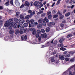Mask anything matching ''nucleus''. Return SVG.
Wrapping results in <instances>:
<instances>
[{
  "label": "nucleus",
  "mask_w": 75,
  "mask_h": 75,
  "mask_svg": "<svg viewBox=\"0 0 75 75\" xmlns=\"http://www.w3.org/2000/svg\"><path fill=\"white\" fill-rule=\"evenodd\" d=\"M52 47L50 46V48H49V52H48L46 54V56L47 57H50V55H54L56 54V52L55 51H53L52 50H51L52 49Z\"/></svg>",
  "instance_id": "obj_1"
},
{
  "label": "nucleus",
  "mask_w": 75,
  "mask_h": 75,
  "mask_svg": "<svg viewBox=\"0 0 75 75\" xmlns=\"http://www.w3.org/2000/svg\"><path fill=\"white\" fill-rule=\"evenodd\" d=\"M50 61L51 62L52 64H53L54 65H58V64H59L58 61H55L54 57H51L50 59Z\"/></svg>",
  "instance_id": "obj_2"
},
{
  "label": "nucleus",
  "mask_w": 75,
  "mask_h": 75,
  "mask_svg": "<svg viewBox=\"0 0 75 75\" xmlns=\"http://www.w3.org/2000/svg\"><path fill=\"white\" fill-rule=\"evenodd\" d=\"M24 19H18L19 22L18 23V28H20V25H22L24 23H25V21L24 20Z\"/></svg>",
  "instance_id": "obj_3"
},
{
  "label": "nucleus",
  "mask_w": 75,
  "mask_h": 75,
  "mask_svg": "<svg viewBox=\"0 0 75 75\" xmlns=\"http://www.w3.org/2000/svg\"><path fill=\"white\" fill-rule=\"evenodd\" d=\"M13 18L10 19L8 21V23L11 26L9 27V29L10 30L12 28L13 26Z\"/></svg>",
  "instance_id": "obj_4"
},
{
  "label": "nucleus",
  "mask_w": 75,
  "mask_h": 75,
  "mask_svg": "<svg viewBox=\"0 0 75 75\" xmlns=\"http://www.w3.org/2000/svg\"><path fill=\"white\" fill-rule=\"evenodd\" d=\"M41 37H39L38 38L39 41L38 42V43H37V42H36L35 43H33L32 42V44H41V43H42V42H41Z\"/></svg>",
  "instance_id": "obj_5"
},
{
  "label": "nucleus",
  "mask_w": 75,
  "mask_h": 75,
  "mask_svg": "<svg viewBox=\"0 0 75 75\" xmlns=\"http://www.w3.org/2000/svg\"><path fill=\"white\" fill-rule=\"evenodd\" d=\"M64 55L63 54L62 55H59V59L60 60L61 59V60L63 61V60L65 59V57H64Z\"/></svg>",
  "instance_id": "obj_6"
},
{
  "label": "nucleus",
  "mask_w": 75,
  "mask_h": 75,
  "mask_svg": "<svg viewBox=\"0 0 75 75\" xmlns=\"http://www.w3.org/2000/svg\"><path fill=\"white\" fill-rule=\"evenodd\" d=\"M11 38H10V37H5L4 38V40L6 41H11Z\"/></svg>",
  "instance_id": "obj_7"
},
{
  "label": "nucleus",
  "mask_w": 75,
  "mask_h": 75,
  "mask_svg": "<svg viewBox=\"0 0 75 75\" xmlns=\"http://www.w3.org/2000/svg\"><path fill=\"white\" fill-rule=\"evenodd\" d=\"M18 23H13V28H17V27L18 28Z\"/></svg>",
  "instance_id": "obj_8"
},
{
  "label": "nucleus",
  "mask_w": 75,
  "mask_h": 75,
  "mask_svg": "<svg viewBox=\"0 0 75 75\" xmlns=\"http://www.w3.org/2000/svg\"><path fill=\"white\" fill-rule=\"evenodd\" d=\"M15 3L17 6H20V2L18 1V0H15Z\"/></svg>",
  "instance_id": "obj_9"
},
{
  "label": "nucleus",
  "mask_w": 75,
  "mask_h": 75,
  "mask_svg": "<svg viewBox=\"0 0 75 75\" xmlns=\"http://www.w3.org/2000/svg\"><path fill=\"white\" fill-rule=\"evenodd\" d=\"M27 36L26 35H23L21 37V39L22 40H27Z\"/></svg>",
  "instance_id": "obj_10"
},
{
  "label": "nucleus",
  "mask_w": 75,
  "mask_h": 75,
  "mask_svg": "<svg viewBox=\"0 0 75 75\" xmlns=\"http://www.w3.org/2000/svg\"><path fill=\"white\" fill-rule=\"evenodd\" d=\"M54 39H53V40H51L50 41L47 42V46H49L50 45V44H53V41H54Z\"/></svg>",
  "instance_id": "obj_11"
},
{
  "label": "nucleus",
  "mask_w": 75,
  "mask_h": 75,
  "mask_svg": "<svg viewBox=\"0 0 75 75\" xmlns=\"http://www.w3.org/2000/svg\"><path fill=\"white\" fill-rule=\"evenodd\" d=\"M47 24L48 26H49V27H51L52 25H55V23H54L50 22L49 24L47 23Z\"/></svg>",
  "instance_id": "obj_12"
},
{
  "label": "nucleus",
  "mask_w": 75,
  "mask_h": 75,
  "mask_svg": "<svg viewBox=\"0 0 75 75\" xmlns=\"http://www.w3.org/2000/svg\"><path fill=\"white\" fill-rule=\"evenodd\" d=\"M41 37L42 38H46L47 37V35L45 33L44 35H41Z\"/></svg>",
  "instance_id": "obj_13"
},
{
  "label": "nucleus",
  "mask_w": 75,
  "mask_h": 75,
  "mask_svg": "<svg viewBox=\"0 0 75 75\" xmlns=\"http://www.w3.org/2000/svg\"><path fill=\"white\" fill-rule=\"evenodd\" d=\"M10 25L8 23H6L4 24V27H9V28L10 27Z\"/></svg>",
  "instance_id": "obj_14"
},
{
  "label": "nucleus",
  "mask_w": 75,
  "mask_h": 75,
  "mask_svg": "<svg viewBox=\"0 0 75 75\" xmlns=\"http://www.w3.org/2000/svg\"><path fill=\"white\" fill-rule=\"evenodd\" d=\"M29 27L30 28V27H34V26H35V25L33 23H29Z\"/></svg>",
  "instance_id": "obj_15"
},
{
  "label": "nucleus",
  "mask_w": 75,
  "mask_h": 75,
  "mask_svg": "<svg viewBox=\"0 0 75 75\" xmlns=\"http://www.w3.org/2000/svg\"><path fill=\"white\" fill-rule=\"evenodd\" d=\"M44 19L41 18L38 20V22L39 23H42L44 21Z\"/></svg>",
  "instance_id": "obj_16"
},
{
  "label": "nucleus",
  "mask_w": 75,
  "mask_h": 75,
  "mask_svg": "<svg viewBox=\"0 0 75 75\" xmlns=\"http://www.w3.org/2000/svg\"><path fill=\"white\" fill-rule=\"evenodd\" d=\"M9 34H13L14 33V30H11L9 31Z\"/></svg>",
  "instance_id": "obj_17"
},
{
  "label": "nucleus",
  "mask_w": 75,
  "mask_h": 75,
  "mask_svg": "<svg viewBox=\"0 0 75 75\" xmlns=\"http://www.w3.org/2000/svg\"><path fill=\"white\" fill-rule=\"evenodd\" d=\"M15 33L17 35L19 33V30L16 29V30L15 31Z\"/></svg>",
  "instance_id": "obj_18"
},
{
  "label": "nucleus",
  "mask_w": 75,
  "mask_h": 75,
  "mask_svg": "<svg viewBox=\"0 0 75 75\" xmlns=\"http://www.w3.org/2000/svg\"><path fill=\"white\" fill-rule=\"evenodd\" d=\"M24 5L25 6H29V3L28 1H26Z\"/></svg>",
  "instance_id": "obj_19"
},
{
  "label": "nucleus",
  "mask_w": 75,
  "mask_h": 75,
  "mask_svg": "<svg viewBox=\"0 0 75 75\" xmlns=\"http://www.w3.org/2000/svg\"><path fill=\"white\" fill-rule=\"evenodd\" d=\"M64 57L69 58L71 57V55L70 54H66L64 55Z\"/></svg>",
  "instance_id": "obj_20"
},
{
  "label": "nucleus",
  "mask_w": 75,
  "mask_h": 75,
  "mask_svg": "<svg viewBox=\"0 0 75 75\" xmlns=\"http://www.w3.org/2000/svg\"><path fill=\"white\" fill-rule=\"evenodd\" d=\"M42 27V26L41 24L38 25L37 26L38 28H41Z\"/></svg>",
  "instance_id": "obj_21"
},
{
  "label": "nucleus",
  "mask_w": 75,
  "mask_h": 75,
  "mask_svg": "<svg viewBox=\"0 0 75 75\" xmlns=\"http://www.w3.org/2000/svg\"><path fill=\"white\" fill-rule=\"evenodd\" d=\"M9 3H10V1H9V0H8L5 4L6 6H7L9 5Z\"/></svg>",
  "instance_id": "obj_22"
},
{
  "label": "nucleus",
  "mask_w": 75,
  "mask_h": 75,
  "mask_svg": "<svg viewBox=\"0 0 75 75\" xmlns=\"http://www.w3.org/2000/svg\"><path fill=\"white\" fill-rule=\"evenodd\" d=\"M39 3V1H35L34 2V4L36 7V6H37V5H38V4Z\"/></svg>",
  "instance_id": "obj_23"
},
{
  "label": "nucleus",
  "mask_w": 75,
  "mask_h": 75,
  "mask_svg": "<svg viewBox=\"0 0 75 75\" xmlns=\"http://www.w3.org/2000/svg\"><path fill=\"white\" fill-rule=\"evenodd\" d=\"M20 18H21V19H25V18L24 17V16H23V15H21L20 16Z\"/></svg>",
  "instance_id": "obj_24"
},
{
  "label": "nucleus",
  "mask_w": 75,
  "mask_h": 75,
  "mask_svg": "<svg viewBox=\"0 0 75 75\" xmlns=\"http://www.w3.org/2000/svg\"><path fill=\"white\" fill-rule=\"evenodd\" d=\"M30 15H28L25 17V19L26 20H28L30 18Z\"/></svg>",
  "instance_id": "obj_25"
},
{
  "label": "nucleus",
  "mask_w": 75,
  "mask_h": 75,
  "mask_svg": "<svg viewBox=\"0 0 75 75\" xmlns=\"http://www.w3.org/2000/svg\"><path fill=\"white\" fill-rule=\"evenodd\" d=\"M23 25L24 27H27V26L28 25V23H25L23 24Z\"/></svg>",
  "instance_id": "obj_26"
},
{
  "label": "nucleus",
  "mask_w": 75,
  "mask_h": 75,
  "mask_svg": "<svg viewBox=\"0 0 75 75\" xmlns=\"http://www.w3.org/2000/svg\"><path fill=\"white\" fill-rule=\"evenodd\" d=\"M70 62H75V59L74 58H71L70 59Z\"/></svg>",
  "instance_id": "obj_27"
},
{
  "label": "nucleus",
  "mask_w": 75,
  "mask_h": 75,
  "mask_svg": "<svg viewBox=\"0 0 75 75\" xmlns=\"http://www.w3.org/2000/svg\"><path fill=\"white\" fill-rule=\"evenodd\" d=\"M64 41V39H61L59 40V42L60 43H62V42H63Z\"/></svg>",
  "instance_id": "obj_28"
},
{
  "label": "nucleus",
  "mask_w": 75,
  "mask_h": 75,
  "mask_svg": "<svg viewBox=\"0 0 75 75\" xmlns=\"http://www.w3.org/2000/svg\"><path fill=\"white\" fill-rule=\"evenodd\" d=\"M50 31V29L49 27H47L46 29V32H49Z\"/></svg>",
  "instance_id": "obj_29"
},
{
  "label": "nucleus",
  "mask_w": 75,
  "mask_h": 75,
  "mask_svg": "<svg viewBox=\"0 0 75 75\" xmlns=\"http://www.w3.org/2000/svg\"><path fill=\"white\" fill-rule=\"evenodd\" d=\"M44 21L45 22L46 21V23H48V22L49 20L48 19H47V17H45V18L44 19Z\"/></svg>",
  "instance_id": "obj_30"
},
{
  "label": "nucleus",
  "mask_w": 75,
  "mask_h": 75,
  "mask_svg": "<svg viewBox=\"0 0 75 75\" xmlns=\"http://www.w3.org/2000/svg\"><path fill=\"white\" fill-rule=\"evenodd\" d=\"M24 28V27L23 26H20V29L21 30H23Z\"/></svg>",
  "instance_id": "obj_31"
},
{
  "label": "nucleus",
  "mask_w": 75,
  "mask_h": 75,
  "mask_svg": "<svg viewBox=\"0 0 75 75\" xmlns=\"http://www.w3.org/2000/svg\"><path fill=\"white\" fill-rule=\"evenodd\" d=\"M42 25H43V26H45L46 25V23L43 21V23H42Z\"/></svg>",
  "instance_id": "obj_32"
},
{
  "label": "nucleus",
  "mask_w": 75,
  "mask_h": 75,
  "mask_svg": "<svg viewBox=\"0 0 75 75\" xmlns=\"http://www.w3.org/2000/svg\"><path fill=\"white\" fill-rule=\"evenodd\" d=\"M57 40L55 41L53 43V45H54V46H55L57 44Z\"/></svg>",
  "instance_id": "obj_33"
},
{
  "label": "nucleus",
  "mask_w": 75,
  "mask_h": 75,
  "mask_svg": "<svg viewBox=\"0 0 75 75\" xmlns=\"http://www.w3.org/2000/svg\"><path fill=\"white\" fill-rule=\"evenodd\" d=\"M69 15H70V13L69 12L65 14V17H68Z\"/></svg>",
  "instance_id": "obj_34"
},
{
  "label": "nucleus",
  "mask_w": 75,
  "mask_h": 75,
  "mask_svg": "<svg viewBox=\"0 0 75 75\" xmlns=\"http://www.w3.org/2000/svg\"><path fill=\"white\" fill-rule=\"evenodd\" d=\"M61 1V0H58L56 4L57 5H58L59 4H60V1Z\"/></svg>",
  "instance_id": "obj_35"
},
{
  "label": "nucleus",
  "mask_w": 75,
  "mask_h": 75,
  "mask_svg": "<svg viewBox=\"0 0 75 75\" xmlns=\"http://www.w3.org/2000/svg\"><path fill=\"white\" fill-rule=\"evenodd\" d=\"M24 33V32L22 30H21L19 31V33L20 34H23Z\"/></svg>",
  "instance_id": "obj_36"
},
{
  "label": "nucleus",
  "mask_w": 75,
  "mask_h": 75,
  "mask_svg": "<svg viewBox=\"0 0 75 75\" xmlns=\"http://www.w3.org/2000/svg\"><path fill=\"white\" fill-rule=\"evenodd\" d=\"M30 31H35V28H31L30 29Z\"/></svg>",
  "instance_id": "obj_37"
},
{
  "label": "nucleus",
  "mask_w": 75,
  "mask_h": 75,
  "mask_svg": "<svg viewBox=\"0 0 75 75\" xmlns=\"http://www.w3.org/2000/svg\"><path fill=\"white\" fill-rule=\"evenodd\" d=\"M75 3V1L74 0H71L70 1L69 3Z\"/></svg>",
  "instance_id": "obj_38"
},
{
  "label": "nucleus",
  "mask_w": 75,
  "mask_h": 75,
  "mask_svg": "<svg viewBox=\"0 0 75 75\" xmlns=\"http://www.w3.org/2000/svg\"><path fill=\"white\" fill-rule=\"evenodd\" d=\"M35 21L33 19H31L29 21V23H34V22Z\"/></svg>",
  "instance_id": "obj_39"
},
{
  "label": "nucleus",
  "mask_w": 75,
  "mask_h": 75,
  "mask_svg": "<svg viewBox=\"0 0 75 75\" xmlns=\"http://www.w3.org/2000/svg\"><path fill=\"white\" fill-rule=\"evenodd\" d=\"M69 53L70 55H73V54L75 53V52H69Z\"/></svg>",
  "instance_id": "obj_40"
},
{
  "label": "nucleus",
  "mask_w": 75,
  "mask_h": 75,
  "mask_svg": "<svg viewBox=\"0 0 75 75\" xmlns=\"http://www.w3.org/2000/svg\"><path fill=\"white\" fill-rule=\"evenodd\" d=\"M33 4H34V3L32 2H30L29 4L30 6H32L33 5Z\"/></svg>",
  "instance_id": "obj_41"
},
{
  "label": "nucleus",
  "mask_w": 75,
  "mask_h": 75,
  "mask_svg": "<svg viewBox=\"0 0 75 75\" xmlns=\"http://www.w3.org/2000/svg\"><path fill=\"white\" fill-rule=\"evenodd\" d=\"M43 13V11H40L37 13V14L38 15V14H41V13Z\"/></svg>",
  "instance_id": "obj_42"
},
{
  "label": "nucleus",
  "mask_w": 75,
  "mask_h": 75,
  "mask_svg": "<svg viewBox=\"0 0 75 75\" xmlns=\"http://www.w3.org/2000/svg\"><path fill=\"white\" fill-rule=\"evenodd\" d=\"M60 50H62V51H65V50H66V49L63 47H61L60 48Z\"/></svg>",
  "instance_id": "obj_43"
},
{
  "label": "nucleus",
  "mask_w": 75,
  "mask_h": 75,
  "mask_svg": "<svg viewBox=\"0 0 75 75\" xmlns=\"http://www.w3.org/2000/svg\"><path fill=\"white\" fill-rule=\"evenodd\" d=\"M72 35H72V34L68 35L67 36V38H69L70 37H71V36H72Z\"/></svg>",
  "instance_id": "obj_44"
},
{
  "label": "nucleus",
  "mask_w": 75,
  "mask_h": 75,
  "mask_svg": "<svg viewBox=\"0 0 75 75\" xmlns=\"http://www.w3.org/2000/svg\"><path fill=\"white\" fill-rule=\"evenodd\" d=\"M19 14H20V13L18 12H17L16 13V17H18V16H19Z\"/></svg>",
  "instance_id": "obj_45"
},
{
  "label": "nucleus",
  "mask_w": 75,
  "mask_h": 75,
  "mask_svg": "<svg viewBox=\"0 0 75 75\" xmlns=\"http://www.w3.org/2000/svg\"><path fill=\"white\" fill-rule=\"evenodd\" d=\"M36 34V30H35L34 31H33L32 32V34L33 35H35Z\"/></svg>",
  "instance_id": "obj_46"
},
{
  "label": "nucleus",
  "mask_w": 75,
  "mask_h": 75,
  "mask_svg": "<svg viewBox=\"0 0 75 75\" xmlns=\"http://www.w3.org/2000/svg\"><path fill=\"white\" fill-rule=\"evenodd\" d=\"M58 16L57 15H54L53 16V18H57Z\"/></svg>",
  "instance_id": "obj_47"
},
{
  "label": "nucleus",
  "mask_w": 75,
  "mask_h": 75,
  "mask_svg": "<svg viewBox=\"0 0 75 75\" xmlns=\"http://www.w3.org/2000/svg\"><path fill=\"white\" fill-rule=\"evenodd\" d=\"M52 17V15L50 14L49 16H48V18L49 19H51Z\"/></svg>",
  "instance_id": "obj_48"
},
{
  "label": "nucleus",
  "mask_w": 75,
  "mask_h": 75,
  "mask_svg": "<svg viewBox=\"0 0 75 75\" xmlns=\"http://www.w3.org/2000/svg\"><path fill=\"white\" fill-rule=\"evenodd\" d=\"M50 14H51V12L49 11L47 12V16H49V15H50Z\"/></svg>",
  "instance_id": "obj_49"
},
{
  "label": "nucleus",
  "mask_w": 75,
  "mask_h": 75,
  "mask_svg": "<svg viewBox=\"0 0 75 75\" xmlns=\"http://www.w3.org/2000/svg\"><path fill=\"white\" fill-rule=\"evenodd\" d=\"M65 59L67 61H69V58H66Z\"/></svg>",
  "instance_id": "obj_50"
},
{
  "label": "nucleus",
  "mask_w": 75,
  "mask_h": 75,
  "mask_svg": "<svg viewBox=\"0 0 75 75\" xmlns=\"http://www.w3.org/2000/svg\"><path fill=\"white\" fill-rule=\"evenodd\" d=\"M41 32L42 33H45V30H44V29H42L41 30Z\"/></svg>",
  "instance_id": "obj_51"
},
{
  "label": "nucleus",
  "mask_w": 75,
  "mask_h": 75,
  "mask_svg": "<svg viewBox=\"0 0 75 75\" xmlns=\"http://www.w3.org/2000/svg\"><path fill=\"white\" fill-rule=\"evenodd\" d=\"M67 53H68V51H65L63 53V54L64 55H65V54H67Z\"/></svg>",
  "instance_id": "obj_52"
},
{
  "label": "nucleus",
  "mask_w": 75,
  "mask_h": 75,
  "mask_svg": "<svg viewBox=\"0 0 75 75\" xmlns=\"http://www.w3.org/2000/svg\"><path fill=\"white\" fill-rule=\"evenodd\" d=\"M64 24H62V23H61L60 25V26L61 27H64Z\"/></svg>",
  "instance_id": "obj_53"
},
{
  "label": "nucleus",
  "mask_w": 75,
  "mask_h": 75,
  "mask_svg": "<svg viewBox=\"0 0 75 75\" xmlns=\"http://www.w3.org/2000/svg\"><path fill=\"white\" fill-rule=\"evenodd\" d=\"M13 0H11L10 1V3L11 4H12L13 5Z\"/></svg>",
  "instance_id": "obj_54"
},
{
  "label": "nucleus",
  "mask_w": 75,
  "mask_h": 75,
  "mask_svg": "<svg viewBox=\"0 0 75 75\" xmlns=\"http://www.w3.org/2000/svg\"><path fill=\"white\" fill-rule=\"evenodd\" d=\"M56 12H57V11H52V13H53V14H55L56 13Z\"/></svg>",
  "instance_id": "obj_55"
},
{
  "label": "nucleus",
  "mask_w": 75,
  "mask_h": 75,
  "mask_svg": "<svg viewBox=\"0 0 75 75\" xmlns=\"http://www.w3.org/2000/svg\"><path fill=\"white\" fill-rule=\"evenodd\" d=\"M37 33H41V31L40 30H38L37 31Z\"/></svg>",
  "instance_id": "obj_56"
},
{
  "label": "nucleus",
  "mask_w": 75,
  "mask_h": 75,
  "mask_svg": "<svg viewBox=\"0 0 75 75\" xmlns=\"http://www.w3.org/2000/svg\"><path fill=\"white\" fill-rule=\"evenodd\" d=\"M41 16L42 17H44L45 16V14L43 13L42 14H41Z\"/></svg>",
  "instance_id": "obj_57"
},
{
  "label": "nucleus",
  "mask_w": 75,
  "mask_h": 75,
  "mask_svg": "<svg viewBox=\"0 0 75 75\" xmlns=\"http://www.w3.org/2000/svg\"><path fill=\"white\" fill-rule=\"evenodd\" d=\"M3 22L2 21H0V25H1L2 24H3Z\"/></svg>",
  "instance_id": "obj_58"
},
{
  "label": "nucleus",
  "mask_w": 75,
  "mask_h": 75,
  "mask_svg": "<svg viewBox=\"0 0 75 75\" xmlns=\"http://www.w3.org/2000/svg\"><path fill=\"white\" fill-rule=\"evenodd\" d=\"M14 21H18V19L16 18H14Z\"/></svg>",
  "instance_id": "obj_59"
},
{
  "label": "nucleus",
  "mask_w": 75,
  "mask_h": 75,
  "mask_svg": "<svg viewBox=\"0 0 75 75\" xmlns=\"http://www.w3.org/2000/svg\"><path fill=\"white\" fill-rule=\"evenodd\" d=\"M3 9V7L2 6H0V10H2Z\"/></svg>",
  "instance_id": "obj_60"
},
{
  "label": "nucleus",
  "mask_w": 75,
  "mask_h": 75,
  "mask_svg": "<svg viewBox=\"0 0 75 75\" xmlns=\"http://www.w3.org/2000/svg\"><path fill=\"white\" fill-rule=\"evenodd\" d=\"M38 23L37 22H34V24L35 25H38Z\"/></svg>",
  "instance_id": "obj_61"
},
{
  "label": "nucleus",
  "mask_w": 75,
  "mask_h": 75,
  "mask_svg": "<svg viewBox=\"0 0 75 75\" xmlns=\"http://www.w3.org/2000/svg\"><path fill=\"white\" fill-rule=\"evenodd\" d=\"M24 4H22L21 6L20 7V8H23L24 7Z\"/></svg>",
  "instance_id": "obj_62"
},
{
  "label": "nucleus",
  "mask_w": 75,
  "mask_h": 75,
  "mask_svg": "<svg viewBox=\"0 0 75 75\" xmlns=\"http://www.w3.org/2000/svg\"><path fill=\"white\" fill-rule=\"evenodd\" d=\"M75 7V5H73L71 7V8L72 9L74 8V7Z\"/></svg>",
  "instance_id": "obj_63"
},
{
  "label": "nucleus",
  "mask_w": 75,
  "mask_h": 75,
  "mask_svg": "<svg viewBox=\"0 0 75 75\" xmlns=\"http://www.w3.org/2000/svg\"><path fill=\"white\" fill-rule=\"evenodd\" d=\"M3 35L1 34L0 33V37L1 38V37H3Z\"/></svg>",
  "instance_id": "obj_64"
}]
</instances>
